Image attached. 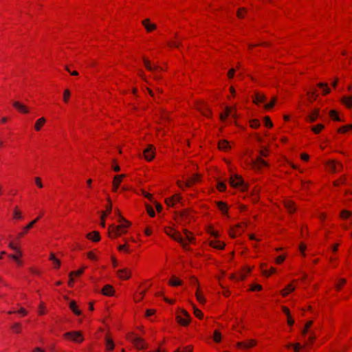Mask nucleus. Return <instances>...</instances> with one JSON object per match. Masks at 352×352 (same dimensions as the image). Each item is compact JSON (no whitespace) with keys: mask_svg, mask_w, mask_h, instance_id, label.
<instances>
[{"mask_svg":"<svg viewBox=\"0 0 352 352\" xmlns=\"http://www.w3.org/2000/svg\"><path fill=\"white\" fill-rule=\"evenodd\" d=\"M346 180V177L344 175V176H342L341 177H340L338 179L336 180L333 182V186L335 187H338L340 185L344 184Z\"/></svg>","mask_w":352,"mask_h":352,"instance_id":"bf43d9fd","label":"nucleus"},{"mask_svg":"<svg viewBox=\"0 0 352 352\" xmlns=\"http://www.w3.org/2000/svg\"><path fill=\"white\" fill-rule=\"evenodd\" d=\"M346 283V280L345 278H340L335 285L336 289L337 291H340L342 289V287L345 285Z\"/></svg>","mask_w":352,"mask_h":352,"instance_id":"de8ad7c7","label":"nucleus"},{"mask_svg":"<svg viewBox=\"0 0 352 352\" xmlns=\"http://www.w3.org/2000/svg\"><path fill=\"white\" fill-rule=\"evenodd\" d=\"M342 102L347 108H349V109L351 108L352 107V96H344L342 98Z\"/></svg>","mask_w":352,"mask_h":352,"instance_id":"a19ab883","label":"nucleus"},{"mask_svg":"<svg viewBox=\"0 0 352 352\" xmlns=\"http://www.w3.org/2000/svg\"><path fill=\"white\" fill-rule=\"evenodd\" d=\"M320 113L319 109H314L307 118V121L309 122H314L316 121Z\"/></svg>","mask_w":352,"mask_h":352,"instance_id":"cd10ccee","label":"nucleus"},{"mask_svg":"<svg viewBox=\"0 0 352 352\" xmlns=\"http://www.w3.org/2000/svg\"><path fill=\"white\" fill-rule=\"evenodd\" d=\"M260 124V121L258 119H253L250 121V126L253 129H258Z\"/></svg>","mask_w":352,"mask_h":352,"instance_id":"052dcab7","label":"nucleus"},{"mask_svg":"<svg viewBox=\"0 0 352 352\" xmlns=\"http://www.w3.org/2000/svg\"><path fill=\"white\" fill-rule=\"evenodd\" d=\"M247 13V10L245 8H240L236 12V16L239 19H243Z\"/></svg>","mask_w":352,"mask_h":352,"instance_id":"603ef678","label":"nucleus"},{"mask_svg":"<svg viewBox=\"0 0 352 352\" xmlns=\"http://www.w3.org/2000/svg\"><path fill=\"white\" fill-rule=\"evenodd\" d=\"M142 25L144 27L147 32H151L156 30L157 25L151 22L149 19H145L142 21Z\"/></svg>","mask_w":352,"mask_h":352,"instance_id":"dca6fc26","label":"nucleus"},{"mask_svg":"<svg viewBox=\"0 0 352 352\" xmlns=\"http://www.w3.org/2000/svg\"><path fill=\"white\" fill-rule=\"evenodd\" d=\"M126 232V230H124L122 226H115L111 224L108 228V234L110 238L115 239Z\"/></svg>","mask_w":352,"mask_h":352,"instance_id":"39448f33","label":"nucleus"},{"mask_svg":"<svg viewBox=\"0 0 352 352\" xmlns=\"http://www.w3.org/2000/svg\"><path fill=\"white\" fill-rule=\"evenodd\" d=\"M296 280H293L292 283L287 285L283 289L281 290L280 293L283 297L287 296L289 293H291L295 289V286L293 285V283Z\"/></svg>","mask_w":352,"mask_h":352,"instance_id":"a878e982","label":"nucleus"},{"mask_svg":"<svg viewBox=\"0 0 352 352\" xmlns=\"http://www.w3.org/2000/svg\"><path fill=\"white\" fill-rule=\"evenodd\" d=\"M108 204L106 206V209L104 211L102 212V214L100 217V225L102 227H105V219L106 217L111 212L112 210V202L110 198L107 199Z\"/></svg>","mask_w":352,"mask_h":352,"instance_id":"1a4fd4ad","label":"nucleus"},{"mask_svg":"<svg viewBox=\"0 0 352 352\" xmlns=\"http://www.w3.org/2000/svg\"><path fill=\"white\" fill-rule=\"evenodd\" d=\"M217 188L220 192H223L226 190V185L223 182H219L217 184Z\"/></svg>","mask_w":352,"mask_h":352,"instance_id":"338daca9","label":"nucleus"},{"mask_svg":"<svg viewBox=\"0 0 352 352\" xmlns=\"http://www.w3.org/2000/svg\"><path fill=\"white\" fill-rule=\"evenodd\" d=\"M218 208L222 212L223 214H228V205L226 202L219 201L217 202Z\"/></svg>","mask_w":352,"mask_h":352,"instance_id":"4c0bfd02","label":"nucleus"},{"mask_svg":"<svg viewBox=\"0 0 352 352\" xmlns=\"http://www.w3.org/2000/svg\"><path fill=\"white\" fill-rule=\"evenodd\" d=\"M133 344V346L139 350L144 349L146 346L144 340L139 337L137 339H135V340H134V342Z\"/></svg>","mask_w":352,"mask_h":352,"instance_id":"2f4dec72","label":"nucleus"},{"mask_svg":"<svg viewBox=\"0 0 352 352\" xmlns=\"http://www.w3.org/2000/svg\"><path fill=\"white\" fill-rule=\"evenodd\" d=\"M285 208L287 210L289 213H294L296 211V204L290 199H285L283 201Z\"/></svg>","mask_w":352,"mask_h":352,"instance_id":"412c9836","label":"nucleus"},{"mask_svg":"<svg viewBox=\"0 0 352 352\" xmlns=\"http://www.w3.org/2000/svg\"><path fill=\"white\" fill-rule=\"evenodd\" d=\"M114 293L115 289L111 285H105L102 289V294L104 296H112L114 295Z\"/></svg>","mask_w":352,"mask_h":352,"instance_id":"b1692460","label":"nucleus"},{"mask_svg":"<svg viewBox=\"0 0 352 352\" xmlns=\"http://www.w3.org/2000/svg\"><path fill=\"white\" fill-rule=\"evenodd\" d=\"M239 230H237L235 227H232L229 230V235L231 238L236 237L237 234H240Z\"/></svg>","mask_w":352,"mask_h":352,"instance_id":"864d4df0","label":"nucleus"},{"mask_svg":"<svg viewBox=\"0 0 352 352\" xmlns=\"http://www.w3.org/2000/svg\"><path fill=\"white\" fill-rule=\"evenodd\" d=\"M257 344L256 340H249L243 342H239L236 344V346L238 349H250L254 346H255Z\"/></svg>","mask_w":352,"mask_h":352,"instance_id":"9b49d317","label":"nucleus"},{"mask_svg":"<svg viewBox=\"0 0 352 352\" xmlns=\"http://www.w3.org/2000/svg\"><path fill=\"white\" fill-rule=\"evenodd\" d=\"M177 322L182 326H188L190 322V316L184 309H182L177 316Z\"/></svg>","mask_w":352,"mask_h":352,"instance_id":"0eeeda50","label":"nucleus"},{"mask_svg":"<svg viewBox=\"0 0 352 352\" xmlns=\"http://www.w3.org/2000/svg\"><path fill=\"white\" fill-rule=\"evenodd\" d=\"M70 96H71L70 90L69 89H65V91L63 92V102L66 104L68 103L69 101V99H70Z\"/></svg>","mask_w":352,"mask_h":352,"instance_id":"3c124183","label":"nucleus"},{"mask_svg":"<svg viewBox=\"0 0 352 352\" xmlns=\"http://www.w3.org/2000/svg\"><path fill=\"white\" fill-rule=\"evenodd\" d=\"M213 340L214 342H216L217 343H219L221 341V334L219 331H217V330L214 331V335H213Z\"/></svg>","mask_w":352,"mask_h":352,"instance_id":"680f3d73","label":"nucleus"},{"mask_svg":"<svg viewBox=\"0 0 352 352\" xmlns=\"http://www.w3.org/2000/svg\"><path fill=\"white\" fill-rule=\"evenodd\" d=\"M252 267H244L239 274V280H244L247 276L252 272Z\"/></svg>","mask_w":352,"mask_h":352,"instance_id":"c756f323","label":"nucleus"},{"mask_svg":"<svg viewBox=\"0 0 352 352\" xmlns=\"http://www.w3.org/2000/svg\"><path fill=\"white\" fill-rule=\"evenodd\" d=\"M118 223H120V226H122V228L124 230H126L128 228L131 226V222L124 219L123 217L120 216L119 217V219L118 220Z\"/></svg>","mask_w":352,"mask_h":352,"instance_id":"f704fd0d","label":"nucleus"},{"mask_svg":"<svg viewBox=\"0 0 352 352\" xmlns=\"http://www.w3.org/2000/svg\"><path fill=\"white\" fill-rule=\"evenodd\" d=\"M86 266H82L80 269L77 271H72L69 273V276H80L83 274L85 270L86 269Z\"/></svg>","mask_w":352,"mask_h":352,"instance_id":"09e8293b","label":"nucleus"},{"mask_svg":"<svg viewBox=\"0 0 352 352\" xmlns=\"http://www.w3.org/2000/svg\"><path fill=\"white\" fill-rule=\"evenodd\" d=\"M329 117L335 120V121H339V122H344L343 120L340 119V117L338 116V113L337 111L336 110H331L329 111Z\"/></svg>","mask_w":352,"mask_h":352,"instance_id":"a18cd8bd","label":"nucleus"},{"mask_svg":"<svg viewBox=\"0 0 352 352\" xmlns=\"http://www.w3.org/2000/svg\"><path fill=\"white\" fill-rule=\"evenodd\" d=\"M192 280L195 281V283H197L199 285L198 280L195 277H192ZM195 296H196L197 300L200 303L205 304L206 299H205V298H204V296L203 295V293H202V292L200 289L199 286H198V287L197 289V291H196V293H195Z\"/></svg>","mask_w":352,"mask_h":352,"instance_id":"f3484780","label":"nucleus"},{"mask_svg":"<svg viewBox=\"0 0 352 352\" xmlns=\"http://www.w3.org/2000/svg\"><path fill=\"white\" fill-rule=\"evenodd\" d=\"M9 257L16 261L19 265H23L22 261L20 260V258L22 257V252L21 250H18V252H16V254L9 255Z\"/></svg>","mask_w":352,"mask_h":352,"instance_id":"37998d69","label":"nucleus"},{"mask_svg":"<svg viewBox=\"0 0 352 352\" xmlns=\"http://www.w3.org/2000/svg\"><path fill=\"white\" fill-rule=\"evenodd\" d=\"M193 309H194L195 316L197 318H198L199 319H202L204 317V314H203L202 311L200 309H199L198 308H197L195 306L193 307Z\"/></svg>","mask_w":352,"mask_h":352,"instance_id":"0e129e2a","label":"nucleus"},{"mask_svg":"<svg viewBox=\"0 0 352 352\" xmlns=\"http://www.w3.org/2000/svg\"><path fill=\"white\" fill-rule=\"evenodd\" d=\"M15 313H17V314H21L22 316H25L27 314H28V311L27 310L23 308V307H21V309H19L18 311H9L8 312V314H15Z\"/></svg>","mask_w":352,"mask_h":352,"instance_id":"6e6d98bb","label":"nucleus"},{"mask_svg":"<svg viewBox=\"0 0 352 352\" xmlns=\"http://www.w3.org/2000/svg\"><path fill=\"white\" fill-rule=\"evenodd\" d=\"M210 245L217 250H223L225 247V243L221 241H211Z\"/></svg>","mask_w":352,"mask_h":352,"instance_id":"c9c22d12","label":"nucleus"},{"mask_svg":"<svg viewBox=\"0 0 352 352\" xmlns=\"http://www.w3.org/2000/svg\"><path fill=\"white\" fill-rule=\"evenodd\" d=\"M324 128V125L322 124H318L317 125H315L314 126L311 127V131L315 133V134H318L320 133L322 130Z\"/></svg>","mask_w":352,"mask_h":352,"instance_id":"8fccbe9b","label":"nucleus"},{"mask_svg":"<svg viewBox=\"0 0 352 352\" xmlns=\"http://www.w3.org/2000/svg\"><path fill=\"white\" fill-rule=\"evenodd\" d=\"M167 45L170 47L178 48L181 45V42L178 41H170L168 42Z\"/></svg>","mask_w":352,"mask_h":352,"instance_id":"e2e57ef3","label":"nucleus"},{"mask_svg":"<svg viewBox=\"0 0 352 352\" xmlns=\"http://www.w3.org/2000/svg\"><path fill=\"white\" fill-rule=\"evenodd\" d=\"M264 124L266 127L272 128L273 126V123L269 116L264 117Z\"/></svg>","mask_w":352,"mask_h":352,"instance_id":"774afa93","label":"nucleus"},{"mask_svg":"<svg viewBox=\"0 0 352 352\" xmlns=\"http://www.w3.org/2000/svg\"><path fill=\"white\" fill-rule=\"evenodd\" d=\"M232 111V108L226 107L225 111L220 114V120L221 121H224L228 117V116L231 113Z\"/></svg>","mask_w":352,"mask_h":352,"instance_id":"49530a36","label":"nucleus"},{"mask_svg":"<svg viewBox=\"0 0 352 352\" xmlns=\"http://www.w3.org/2000/svg\"><path fill=\"white\" fill-rule=\"evenodd\" d=\"M146 292V289H142L141 287H139L135 293L134 294L133 299L135 302H140L143 299Z\"/></svg>","mask_w":352,"mask_h":352,"instance_id":"4be33fe9","label":"nucleus"},{"mask_svg":"<svg viewBox=\"0 0 352 352\" xmlns=\"http://www.w3.org/2000/svg\"><path fill=\"white\" fill-rule=\"evenodd\" d=\"M276 100H277L276 97H273L272 98L270 102L265 104L264 108L265 109H270L273 108L274 106L275 105L276 102Z\"/></svg>","mask_w":352,"mask_h":352,"instance_id":"4d7b16f0","label":"nucleus"},{"mask_svg":"<svg viewBox=\"0 0 352 352\" xmlns=\"http://www.w3.org/2000/svg\"><path fill=\"white\" fill-rule=\"evenodd\" d=\"M38 315L43 316L46 314L45 306L43 302H41L38 306Z\"/></svg>","mask_w":352,"mask_h":352,"instance_id":"69168bd1","label":"nucleus"},{"mask_svg":"<svg viewBox=\"0 0 352 352\" xmlns=\"http://www.w3.org/2000/svg\"><path fill=\"white\" fill-rule=\"evenodd\" d=\"M230 184L234 188H239L242 192L248 190V186L244 183L241 176L234 175L230 178Z\"/></svg>","mask_w":352,"mask_h":352,"instance_id":"7ed1b4c3","label":"nucleus"},{"mask_svg":"<svg viewBox=\"0 0 352 352\" xmlns=\"http://www.w3.org/2000/svg\"><path fill=\"white\" fill-rule=\"evenodd\" d=\"M12 217L16 220H20L23 218L22 212L19 206H15L14 208Z\"/></svg>","mask_w":352,"mask_h":352,"instance_id":"ea45409f","label":"nucleus"},{"mask_svg":"<svg viewBox=\"0 0 352 352\" xmlns=\"http://www.w3.org/2000/svg\"><path fill=\"white\" fill-rule=\"evenodd\" d=\"M193 211L185 209L181 212H175V220L181 224L189 223L193 218Z\"/></svg>","mask_w":352,"mask_h":352,"instance_id":"f257e3e1","label":"nucleus"},{"mask_svg":"<svg viewBox=\"0 0 352 352\" xmlns=\"http://www.w3.org/2000/svg\"><path fill=\"white\" fill-rule=\"evenodd\" d=\"M46 122H47V120L44 117H41V118H38L34 124V131L36 132L40 131L42 129V128L45 126V124H46Z\"/></svg>","mask_w":352,"mask_h":352,"instance_id":"5701e85b","label":"nucleus"},{"mask_svg":"<svg viewBox=\"0 0 352 352\" xmlns=\"http://www.w3.org/2000/svg\"><path fill=\"white\" fill-rule=\"evenodd\" d=\"M266 96L258 91H255L254 96H252L253 102L256 104H259L260 103H263L266 101Z\"/></svg>","mask_w":352,"mask_h":352,"instance_id":"2eb2a0df","label":"nucleus"},{"mask_svg":"<svg viewBox=\"0 0 352 352\" xmlns=\"http://www.w3.org/2000/svg\"><path fill=\"white\" fill-rule=\"evenodd\" d=\"M168 284L173 287H177L182 285L183 284V281L173 276L169 280Z\"/></svg>","mask_w":352,"mask_h":352,"instance_id":"58836bf2","label":"nucleus"},{"mask_svg":"<svg viewBox=\"0 0 352 352\" xmlns=\"http://www.w3.org/2000/svg\"><path fill=\"white\" fill-rule=\"evenodd\" d=\"M105 348L107 351H112L115 348L114 342L109 333L105 336Z\"/></svg>","mask_w":352,"mask_h":352,"instance_id":"a211bd4d","label":"nucleus"},{"mask_svg":"<svg viewBox=\"0 0 352 352\" xmlns=\"http://www.w3.org/2000/svg\"><path fill=\"white\" fill-rule=\"evenodd\" d=\"M124 177H126V175H124V174L117 175L113 177V185H112V191L113 192H117L121 182H122V179Z\"/></svg>","mask_w":352,"mask_h":352,"instance_id":"ddd939ff","label":"nucleus"},{"mask_svg":"<svg viewBox=\"0 0 352 352\" xmlns=\"http://www.w3.org/2000/svg\"><path fill=\"white\" fill-rule=\"evenodd\" d=\"M86 237L87 239L93 242H98L100 240V235L98 231H92L87 234Z\"/></svg>","mask_w":352,"mask_h":352,"instance_id":"393cba45","label":"nucleus"},{"mask_svg":"<svg viewBox=\"0 0 352 352\" xmlns=\"http://www.w3.org/2000/svg\"><path fill=\"white\" fill-rule=\"evenodd\" d=\"M12 106L21 113L28 114L30 113L29 107L19 101L14 102Z\"/></svg>","mask_w":352,"mask_h":352,"instance_id":"f8f14e48","label":"nucleus"},{"mask_svg":"<svg viewBox=\"0 0 352 352\" xmlns=\"http://www.w3.org/2000/svg\"><path fill=\"white\" fill-rule=\"evenodd\" d=\"M317 87L322 89V94L326 96L330 92V89L327 83L320 82L317 85Z\"/></svg>","mask_w":352,"mask_h":352,"instance_id":"e433bc0d","label":"nucleus"},{"mask_svg":"<svg viewBox=\"0 0 352 352\" xmlns=\"http://www.w3.org/2000/svg\"><path fill=\"white\" fill-rule=\"evenodd\" d=\"M182 199V197L179 194H175L170 197L166 198L165 200L166 204L168 206H173L176 203Z\"/></svg>","mask_w":352,"mask_h":352,"instance_id":"aec40b11","label":"nucleus"},{"mask_svg":"<svg viewBox=\"0 0 352 352\" xmlns=\"http://www.w3.org/2000/svg\"><path fill=\"white\" fill-rule=\"evenodd\" d=\"M49 260L52 261L54 269L58 270L60 268L61 265L60 261L55 256L54 253L50 254Z\"/></svg>","mask_w":352,"mask_h":352,"instance_id":"7c9ffc66","label":"nucleus"},{"mask_svg":"<svg viewBox=\"0 0 352 352\" xmlns=\"http://www.w3.org/2000/svg\"><path fill=\"white\" fill-rule=\"evenodd\" d=\"M10 329L13 333L19 334L21 332V330H22L21 324L19 322L13 323L10 326Z\"/></svg>","mask_w":352,"mask_h":352,"instance_id":"79ce46f5","label":"nucleus"},{"mask_svg":"<svg viewBox=\"0 0 352 352\" xmlns=\"http://www.w3.org/2000/svg\"><path fill=\"white\" fill-rule=\"evenodd\" d=\"M352 215V213L349 210H343L340 212V217L344 219H349Z\"/></svg>","mask_w":352,"mask_h":352,"instance_id":"13d9d810","label":"nucleus"},{"mask_svg":"<svg viewBox=\"0 0 352 352\" xmlns=\"http://www.w3.org/2000/svg\"><path fill=\"white\" fill-rule=\"evenodd\" d=\"M308 100L312 102L315 101L318 96V91L316 89H313L309 91L307 94Z\"/></svg>","mask_w":352,"mask_h":352,"instance_id":"72a5a7b5","label":"nucleus"},{"mask_svg":"<svg viewBox=\"0 0 352 352\" xmlns=\"http://www.w3.org/2000/svg\"><path fill=\"white\" fill-rule=\"evenodd\" d=\"M265 166H267V162L261 157H257L254 162L253 168L255 169H260Z\"/></svg>","mask_w":352,"mask_h":352,"instance_id":"bb28decb","label":"nucleus"},{"mask_svg":"<svg viewBox=\"0 0 352 352\" xmlns=\"http://www.w3.org/2000/svg\"><path fill=\"white\" fill-rule=\"evenodd\" d=\"M165 233L170 236L173 239L181 243L184 249H187L188 243H185L184 239L179 232L176 231L175 229L170 227H166L164 228Z\"/></svg>","mask_w":352,"mask_h":352,"instance_id":"f03ea898","label":"nucleus"},{"mask_svg":"<svg viewBox=\"0 0 352 352\" xmlns=\"http://www.w3.org/2000/svg\"><path fill=\"white\" fill-rule=\"evenodd\" d=\"M117 276L122 280H128L131 276V271L129 268H124L117 271Z\"/></svg>","mask_w":352,"mask_h":352,"instance_id":"4468645a","label":"nucleus"},{"mask_svg":"<svg viewBox=\"0 0 352 352\" xmlns=\"http://www.w3.org/2000/svg\"><path fill=\"white\" fill-rule=\"evenodd\" d=\"M196 109L199 111L203 116L206 117H210L212 115V112L210 109L208 107V106L201 101L197 102L195 104Z\"/></svg>","mask_w":352,"mask_h":352,"instance_id":"6e6552de","label":"nucleus"},{"mask_svg":"<svg viewBox=\"0 0 352 352\" xmlns=\"http://www.w3.org/2000/svg\"><path fill=\"white\" fill-rule=\"evenodd\" d=\"M270 44L267 42H263L257 44H249L248 45V49L250 50H252L254 47H258V46H262V47H269Z\"/></svg>","mask_w":352,"mask_h":352,"instance_id":"5fc2aeb1","label":"nucleus"},{"mask_svg":"<svg viewBox=\"0 0 352 352\" xmlns=\"http://www.w3.org/2000/svg\"><path fill=\"white\" fill-rule=\"evenodd\" d=\"M199 180V175H195L193 177L189 179L185 182L186 187H191Z\"/></svg>","mask_w":352,"mask_h":352,"instance_id":"c03bdc74","label":"nucleus"},{"mask_svg":"<svg viewBox=\"0 0 352 352\" xmlns=\"http://www.w3.org/2000/svg\"><path fill=\"white\" fill-rule=\"evenodd\" d=\"M143 63H144V67L146 68V69H148V71H151V72H155V71H157V70H162V69L157 67V66H153L150 60H148V58H147L146 57H143Z\"/></svg>","mask_w":352,"mask_h":352,"instance_id":"6ab92c4d","label":"nucleus"},{"mask_svg":"<svg viewBox=\"0 0 352 352\" xmlns=\"http://www.w3.org/2000/svg\"><path fill=\"white\" fill-rule=\"evenodd\" d=\"M155 147L153 144L148 145L147 148L143 152L144 157L146 160L151 162L155 157Z\"/></svg>","mask_w":352,"mask_h":352,"instance_id":"9d476101","label":"nucleus"},{"mask_svg":"<svg viewBox=\"0 0 352 352\" xmlns=\"http://www.w3.org/2000/svg\"><path fill=\"white\" fill-rule=\"evenodd\" d=\"M63 336L65 340H71L76 343H81L84 340L82 333L79 331L66 332Z\"/></svg>","mask_w":352,"mask_h":352,"instance_id":"20e7f679","label":"nucleus"},{"mask_svg":"<svg viewBox=\"0 0 352 352\" xmlns=\"http://www.w3.org/2000/svg\"><path fill=\"white\" fill-rule=\"evenodd\" d=\"M218 148L221 151H228L230 148V143L226 140H221L218 143Z\"/></svg>","mask_w":352,"mask_h":352,"instance_id":"c85d7f7f","label":"nucleus"},{"mask_svg":"<svg viewBox=\"0 0 352 352\" xmlns=\"http://www.w3.org/2000/svg\"><path fill=\"white\" fill-rule=\"evenodd\" d=\"M69 308L74 312V314H76V316H80L81 315L82 312L78 309L77 303H76V302L75 300H72L69 302Z\"/></svg>","mask_w":352,"mask_h":352,"instance_id":"473e14b6","label":"nucleus"},{"mask_svg":"<svg viewBox=\"0 0 352 352\" xmlns=\"http://www.w3.org/2000/svg\"><path fill=\"white\" fill-rule=\"evenodd\" d=\"M325 168L329 173H335L341 171L343 168V165L340 162L334 160H330L325 163Z\"/></svg>","mask_w":352,"mask_h":352,"instance_id":"423d86ee","label":"nucleus"}]
</instances>
